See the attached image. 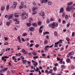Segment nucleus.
Returning <instances> with one entry per match:
<instances>
[{
    "instance_id": "obj_23",
    "label": "nucleus",
    "mask_w": 75,
    "mask_h": 75,
    "mask_svg": "<svg viewBox=\"0 0 75 75\" xmlns=\"http://www.w3.org/2000/svg\"><path fill=\"white\" fill-rule=\"evenodd\" d=\"M10 23L8 22H7L6 23V25L7 26H9V25H10Z\"/></svg>"
},
{
    "instance_id": "obj_10",
    "label": "nucleus",
    "mask_w": 75,
    "mask_h": 75,
    "mask_svg": "<svg viewBox=\"0 0 75 75\" xmlns=\"http://www.w3.org/2000/svg\"><path fill=\"white\" fill-rule=\"evenodd\" d=\"M64 8H62L60 9V13H61L63 12V11H64Z\"/></svg>"
},
{
    "instance_id": "obj_62",
    "label": "nucleus",
    "mask_w": 75,
    "mask_h": 75,
    "mask_svg": "<svg viewBox=\"0 0 75 75\" xmlns=\"http://www.w3.org/2000/svg\"><path fill=\"white\" fill-rule=\"evenodd\" d=\"M21 53H19L18 54V57H20V56H21Z\"/></svg>"
},
{
    "instance_id": "obj_34",
    "label": "nucleus",
    "mask_w": 75,
    "mask_h": 75,
    "mask_svg": "<svg viewBox=\"0 0 75 75\" xmlns=\"http://www.w3.org/2000/svg\"><path fill=\"white\" fill-rule=\"evenodd\" d=\"M24 7L22 6H19V9H21V8H23Z\"/></svg>"
},
{
    "instance_id": "obj_15",
    "label": "nucleus",
    "mask_w": 75,
    "mask_h": 75,
    "mask_svg": "<svg viewBox=\"0 0 75 75\" xmlns=\"http://www.w3.org/2000/svg\"><path fill=\"white\" fill-rule=\"evenodd\" d=\"M54 35H55L56 37H57V36H58V33L57 32H55L54 33Z\"/></svg>"
},
{
    "instance_id": "obj_20",
    "label": "nucleus",
    "mask_w": 75,
    "mask_h": 75,
    "mask_svg": "<svg viewBox=\"0 0 75 75\" xmlns=\"http://www.w3.org/2000/svg\"><path fill=\"white\" fill-rule=\"evenodd\" d=\"M26 25L28 27H30V25H31V23H27Z\"/></svg>"
},
{
    "instance_id": "obj_14",
    "label": "nucleus",
    "mask_w": 75,
    "mask_h": 75,
    "mask_svg": "<svg viewBox=\"0 0 75 75\" xmlns=\"http://www.w3.org/2000/svg\"><path fill=\"white\" fill-rule=\"evenodd\" d=\"M43 34L45 35V34H50V33L46 31L45 33L44 32Z\"/></svg>"
},
{
    "instance_id": "obj_47",
    "label": "nucleus",
    "mask_w": 75,
    "mask_h": 75,
    "mask_svg": "<svg viewBox=\"0 0 75 75\" xmlns=\"http://www.w3.org/2000/svg\"><path fill=\"white\" fill-rule=\"evenodd\" d=\"M70 8L71 10H73L74 8V7L73 6H71L70 7Z\"/></svg>"
},
{
    "instance_id": "obj_41",
    "label": "nucleus",
    "mask_w": 75,
    "mask_h": 75,
    "mask_svg": "<svg viewBox=\"0 0 75 75\" xmlns=\"http://www.w3.org/2000/svg\"><path fill=\"white\" fill-rule=\"evenodd\" d=\"M47 21V24H48L49 23H50V20L49 19H47L46 21Z\"/></svg>"
},
{
    "instance_id": "obj_60",
    "label": "nucleus",
    "mask_w": 75,
    "mask_h": 75,
    "mask_svg": "<svg viewBox=\"0 0 75 75\" xmlns=\"http://www.w3.org/2000/svg\"><path fill=\"white\" fill-rule=\"evenodd\" d=\"M21 4L22 6H23L24 5V2H21Z\"/></svg>"
},
{
    "instance_id": "obj_26",
    "label": "nucleus",
    "mask_w": 75,
    "mask_h": 75,
    "mask_svg": "<svg viewBox=\"0 0 75 75\" xmlns=\"http://www.w3.org/2000/svg\"><path fill=\"white\" fill-rule=\"evenodd\" d=\"M66 40L67 41H70V38H69V37H67L66 38Z\"/></svg>"
},
{
    "instance_id": "obj_2",
    "label": "nucleus",
    "mask_w": 75,
    "mask_h": 75,
    "mask_svg": "<svg viewBox=\"0 0 75 75\" xmlns=\"http://www.w3.org/2000/svg\"><path fill=\"white\" fill-rule=\"evenodd\" d=\"M48 26L50 27H52V28H55V22H54L52 24H50Z\"/></svg>"
},
{
    "instance_id": "obj_53",
    "label": "nucleus",
    "mask_w": 75,
    "mask_h": 75,
    "mask_svg": "<svg viewBox=\"0 0 75 75\" xmlns=\"http://www.w3.org/2000/svg\"><path fill=\"white\" fill-rule=\"evenodd\" d=\"M65 16V13L64 12L62 14V17H64Z\"/></svg>"
},
{
    "instance_id": "obj_28",
    "label": "nucleus",
    "mask_w": 75,
    "mask_h": 75,
    "mask_svg": "<svg viewBox=\"0 0 75 75\" xmlns=\"http://www.w3.org/2000/svg\"><path fill=\"white\" fill-rule=\"evenodd\" d=\"M51 4H52V2H51V1H49L48 2V4L49 5H51Z\"/></svg>"
},
{
    "instance_id": "obj_33",
    "label": "nucleus",
    "mask_w": 75,
    "mask_h": 75,
    "mask_svg": "<svg viewBox=\"0 0 75 75\" xmlns=\"http://www.w3.org/2000/svg\"><path fill=\"white\" fill-rule=\"evenodd\" d=\"M61 67L62 69H65V66L64 65H62L61 66Z\"/></svg>"
},
{
    "instance_id": "obj_24",
    "label": "nucleus",
    "mask_w": 75,
    "mask_h": 75,
    "mask_svg": "<svg viewBox=\"0 0 75 75\" xmlns=\"http://www.w3.org/2000/svg\"><path fill=\"white\" fill-rule=\"evenodd\" d=\"M36 69H36L34 70V71H36V72H38V71H39V70L40 69H39V68H37Z\"/></svg>"
},
{
    "instance_id": "obj_29",
    "label": "nucleus",
    "mask_w": 75,
    "mask_h": 75,
    "mask_svg": "<svg viewBox=\"0 0 75 75\" xmlns=\"http://www.w3.org/2000/svg\"><path fill=\"white\" fill-rule=\"evenodd\" d=\"M12 7L13 8H16V6L15 5H12Z\"/></svg>"
},
{
    "instance_id": "obj_7",
    "label": "nucleus",
    "mask_w": 75,
    "mask_h": 75,
    "mask_svg": "<svg viewBox=\"0 0 75 75\" xmlns=\"http://www.w3.org/2000/svg\"><path fill=\"white\" fill-rule=\"evenodd\" d=\"M40 15L42 17H44V12L42 11L41 12Z\"/></svg>"
},
{
    "instance_id": "obj_5",
    "label": "nucleus",
    "mask_w": 75,
    "mask_h": 75,
    "mask_svg": "<svg viewBox=\"0 0 75 75\" xmlns=\"http://www.w3.org/2000/svg\"><path fill=\"white\" fill-rule=\"evenodd\" d=\"M4 9H5V6H2L1 7V11H4Z\"/></svg>"
},
{
    "instance_id": "obj_56",
    "label": "nucleus",
    "mask_w": 75,
    "mask_h": 75,
    "mask_svg": "<svg viewBox=\"0 0 75 75\" xmlns=\"http://www.w3.org/2000/svg\"><path fill=\"white\" fill-rule=\"evenodd\" d=\"M42 55L43 57H45V56H46V54L44 53H43L42 54Z\"/></svg>"
},
{
    "instance_id": "obj_63",
    "label": "nucleus",
    "mask_w": 75,
    "mask_h": 75,
    "mask_svg": "<svg viewBox=\"0 0 75 75\" xmlns=\"http://www.w3.org/2000/svg\"><path fill=\"white\" fill-rule=\"evenodd\" d=\"M58 21H59V23H61V19L60 18L58 20Z\"/></svg>"
},
{
    "instance_id": "obj_25",
    "label": "nucleus",
    "mask_w": 75,
    "mask_h": 75,
    "mask_svg": "<svg viewBox=\"0 0 75 75\" xmlns=\"http://www.w3.org/2000/svg\"><path fill=\"white\" fill-rule=\"evenodd\" d=\"M73 4V2H72L68 3L67 4V5H69V6H70V5H71V4Z\"/></svg>"
},
{
    "instance_id": "obj_40",
    "label": "nucleus",
    "mask_w": 75,
    "mask_h": 75,
    "mask_svg": "<svg viewBox=\"0 0 75 75\" xmlns=\"http://www.w3.org/2000/svg\"><path fill=\"white\" fill-rule=\"evenodd\" d=\"M21 51L22 52H25V49H23L21 50Z\"/></svg>"
},
{
    "instance_id": "obj_9",
    "label": "nucleus",
    "mask_w": 75,
    "mask_h": 75,
    "mask_svg": "<svg viewBox=\"0 0 75 75\" xmlns=\"http://www.w3.org/2000/svg\"><path fill=\"white\" fill-rule=\"evenodd\" d=\"M66 62H67V63H69L70 62H71V59H68L66 60Z\"/></svg>"
},
{
    "instance_id": "obj_11",
    "label": "nucleus",
    "mask_w": 75,
    "mask_h": 75,
    "mask_svg": "<svg viewBox=\"0 0 75 75\" xmlns=\"http://www.w3.org/2000/svg\"><path fill=\"white\" fill-rule=\"evenodd\" d=\"M53 70H54V71H56L57 70V67H54L53 68Z\"/></svg>"
},
{
    "instance_id": "obj_52",
    "label": "nucleus",
    "mask_w": 75,
    "mask_h": 75,
    "mask_svg": "<svg viewBox=\"0 0 75 75\" xmlns=\"http://www.w3.org/2000/svg\"><path fill=\"white\" fill-rule=\"evenodd\" d=\"M13 15H14V14H11V15H10L9 16H10L12 18L13 17Z\"/></svg>"
},
{
    "instance_id": "obj_8",
    "label": "nucleus",
    "mask_w": 75,
    "mask_h": 75,
    "mask_svg": "<svg viewBox=\"0 0 75 75\" xmlns=\"http://www.w3.org/2000/svg\"><path fill=\"white\" fill-rule=\"evenodd\" d=\"M8 69L5 68L3 69H2V71L3 72H4L5 71H6Z\"/></svg>"
},
{
    "instance_id": "obj_38",
    "label": "nucleus",
    "mask_w": 75,
    "mask_h": 75,
    "mask_svg": "<svg viewBox=\"0 0 75 75\" xmlns=\"http://www.w3.org/2000/svg\"><path fill=\"white\" fill-rule=\"evenodd\" d=\"M75 36V33L74 32H73L71 35L72 37H74Z\"/></svg>"
},
{
    "instance_id": "obj_46",
    "label": "nucleus",
    "mask_w": 75,
    "mask_h": 75,
    "mask_svg": "<svg viewBox=\"0 0 75 75\" xmlns=\"http://www.w3.org/2000/svg\"><path fill=\"white\" fill-rule=\"evenodd\" d=\"M35 47L36 48H38V47H39V45L36 44L35 45Z\"/></svg>"
},
{
    "instance_id": "obj_22",
    "label": "nucleus",
    "mask_w": 75,
    "mask_h": 75,
    "mask_svg": "<svg viewBox=\"0 0 75 75\" xmlns=\"http://www.w3.org/2000/svg\"><path fill=\"white\" fill-rule=\"evenodd\" d=\"M27 35V34L26 33H24L22 35L23 37H24L25 36H26Z\"/></svg>"
},
{
    "instance_id": "obj_36",
    "label": "nucleus",
    "mask_w": 75,
    "mask_h": 75,
    "mask_svg": "<svg viewBox=\"0 0 75 75\" xmlns=\"http://www.w3.org/2000/svg\"><path fill=\"white\" fill-rule=\"evenodd\" d=\"M41 2L42 3H45V0H41Z\"/></svg>"
},
{
    "instance_id": "obj_13",
    "label": "nucleus",
    "mask_w": 75,
    "mask_h": 75,
    "mask_svg": "<svg viewBox=\"0 0 75 75\" xmlns=\"http://www.w3.org/2000/svg\"><path fill=\"white\" fill-rule=\"evenodd\" d=\"M38 65V63L37 62H35L33 63V65L34 66H37Z\"/></svg>"
},
{
    "instance_id": "obj_17",
    "label": "nucleus",
    "mask_w": 75,
    "mask_h": 75,
    "mask_svg": "<svg viewBox=\"0 0 75 75\" xmlns=\"http://www.w3.org/2000/svg\"><path fill=\"white\" fill-rule=\"evenodd\" d=\"M6 8L7 11H8V9H9V5H7L6 6Z\"/></svg>"
},
{
    "instance_id": "obj_12",
    "label": "nucleus",
    "mask_w": 75,
    "mask_h": 75,
    "mask_svg": "<svg viewBox=\"0 0 75 75\" xmlns=\"http://www.w3.org/2000/svg\"><path fill=\"white\" fill-rule=\"evenodd\" d=\"M69 55H74V52H69Z\"/></svg>"
},
{
    "instance_id": "obj_57",
    "label": "nucleus",
    "mask_w": 75,
    "mask_h": 75,
    "mask_svg": "<svg viewBox=\"0 0 75 75\" xmlns=\"http://www.w3.org/2000/svg\"><path fill=\"white\" fill-rule=\"evenodd\" d=\"M39 75H41V72L40 70L39 71Z\"/></svg>"
},
{
    "instance_id": "obj_35",
    "label": "nucleus",
    "mask_w": 75,
    "mask_h": 75,
    "mask_svg": "<svg viewBox=\"0 0 75 75\" xmlns=\"http://www.w3.org/2000/svg\"><path fill=\"white\" fill-rule=\"evenodd\" d=\"M33 11V15H34V14H36V12L35 11Z\"/></svg>"
},
{
    "instance_id": "obj_31",
    "label": "nucleus",
    "mask_w": 75,
    "mask_h": 75,
    "mask_svg": "<svg viewBox=\"0 0 75 75\" xmlns=\"http://www.w3.org/2000/svg\"><path fill=\"white\" fill-rule=\"evenodd\" d=\"M65 18L66 19H68V15H66L65 16Z\"/></svg>"
},
{
    "instance_id": "obj_37",
    "label": "nucleus",
    "mask_w": 75,
    "mask_h": 75,
    "mask_svg": "<svg viewBox=\"0 0 75 75\" xmlns=\"http://www.w3.org/2000/svg\"><path fill=\"white\" fill-rule=\"evenodd\" d=\"M38 58V56H35L33 57V59H37V58Z\"/></svg>"
},
{
    "instance_id": "obj_61",
    "label": "nucleus",
    "mask_w": 75,
    "mask_h": 75,
    "mask_svg": "<svg viewBox=\"0 0 75 75\" xmlns=\"http://www.w3.org/2000/svg\"><path fill=\"white\" fill-rule=\"evenodd\" d=\"M48 42V40H46V41H44V43L45 44H47V42Z\"/></svg>"
},
{
    "instance_id": "obj_58",
    "label": "nucleus",
    "mask_w": 75,
    "mask_h": 75,
    "mask_svg": "<svg viewBox=\"0 0 75 75\" xmlns=\"http://www.w3.org/2000/svg\"><path fill=\"white\" fill-rule=\"evenodd\" d=\"M49 0H45V3H47Z\"/></svg>"
},
{
    "instance_id": "obj_19",
    "label": "nucleus",
    "mask_w": 75,
    "mask_h": 75,
    "mask_svg": "<svg viewBox=\"0 0 75 75\" xmlns=\"http://www.w3.org/2000/svg\"><path fill=\"white\" fill-rule=\"evenodd\" d=\"M35 10H37V8L35 7H33L32 11H34Z\"/></svg>"
},
{
    "instance_id": "obj_30",
    "label": "nucleus",
    "mask_w": 75,
    "mask_h": 75,
    "mask_svg": "<svg viewBox=\"0 0 75 75\" xmlns=\"http://www.w3.org/2000/svg\"><path fill=\"white\" fill-rule=\"evenodd\" d=\"M32 54L33 55H36V54H37V53H36L35 52H32Z\"/></svg>"
},
{
    "instance_id": "obj_55",
    "label": "nucleus",
    "mask_w": 75,
    "mask_h": 75,
    "mask_svg": "<svg viewBox=\"0 0 75 75\" xmlns=\"http://www.w3.org/2000/svg\"><path fill=\"white\" fill-rule=\"evenodd\" d=\"M19 24V21H18L17 22H16L15 23V24Z\"/></svg>"
},
{
    "instance_id": "obj_42",
    "label": "nucleus",
    "mask_w": 75,
    "mask_h": 75,
    "mask_svg": "<svg viewBox=\"0 0 75 75\" xmlns=\"http://www.w3.org/2000/svg\"><path fill=\"white\" fill-rule=\"evenodd\" d=\"M4 45H8V42H5L4 44Z\"/></svg>"
},
{
    "instance_id": "obj_50",
    "label": "nucleus",
    "mask_w": 75,
    "mask_h": 75,
    "mask_svg": "<svg viewBox=\"0 0 75 75\" xmlns=\"http://www.w3.org/2000/svg\"><path fill=\"white\" fill-rule=\"evenodd\" d=\"M39 33H42V30H41V29H40L39 30Z\"/></svg>"
},
{
    "instance_id": "obj_45",
    "label": "nucleus",
    "mask_w": 75,
    "mask_h": 75,
    "mask_svg": "<svg viewBox=\"0 0 75 75\" xmlns=\"http://www.w3.org/2000/svg\"><path fill=\"white\" fill-rule=\"evenodd\" d=\"M60 62H61V64H62V61H63V59H60Z\"/></svg>"
},
{
    "instance_id": "obj_21",
    "label": "nucleus",
    "mask_w": 75,
    "mask_h": 75,
    "mask_svg": "<svg viewBox=\"0 0 75 75\" xmlns=\"http://www.w3.org/2000/svg\"><path fill=\"white\" fill-rule=\"evenodd\" d=\"M38 24L39 25H41L42 24L41 22V21L38 22Z\"/></svg>"
},
{
    "instance_id": "obj_27",
    "label": "nucleus",
    "mask_w": 75,
    "mask_h": 75,
    "mask_svg": "<svg viewBox=\"0 0 75 75\" xmlns=\"http://www.w3.org/2000/svg\"><path fill=\"white\" fill-rule=\"evenodd\" d=\"M66 10H67V11H70V8H69V7L67 8H66Z\"/></svg>"
},
{
    "instance_id": "obj_49",
    "label": "nucleus",
    "mask_w": 75,
    "mask_h": 75,
    "mask_svg": "<svg viewBox=\"0 0 75 75\" xmlns=\"http://www.w3.org/2000/svg\"><path fill=\"white\" fill-rule=\"evenodd\" d=\"M50 21H54V19H53L52 18H51L50 19Z\"/></svg>"
},
{
    "instance_id": "obj_18",
    "label": "nucleus",
    "mask_w": 75,
    "mask_h": 75,
    "mask_svg": "<svg viewBox=\"0 0 75 75\" xmlns=\"http://www.w3.org/2000/svg\"><path fill=\"white\" fill-rule=\"evenodd\" d=\"M32 25L33 26H34L35 27H37V24L36 23H32Z\"/></svg>"
},
{
    "instance_id": "obj_59",
    "label": "nucleus",
    "mask_w": 75,
    "mask_h": 75,
    "mask_svg": "<svg viewBox=\"0 0 75 75\" xmlns=\"http://www.w3.org/2000/svg\"><path fill=\"white\" fill-rule=\"evenodd\" d=\"M60 58H59V57H58L57 58V60H58L59 61L60 60Z\"/></svg>"
},
{
    "instance_id": "obj_54",
    "label": "nucleus",
    "mask_w": 75,
    "mask_h": 75,
    "mask_svg": "<svg viewBox=\"0 0 75 75\" xmlns=\"http://www.w3.org/2000/svg\"><path fill=\"white\" fill-rule=\"evenodd\" d=\"M34 45V44H31L30 45V47H33V46Z\"/></svg>"
},
{
    "instance_id": "obj_6",
    "label": "nucleus",
    "mask_w": 75,
    "mask_h": 75,
    "mask_svg": "<svg viewBox=\"0 0 75 75\" xmlns=\"http://www.w3.org/2000/svg\"><path fill=\"white\" fill-rule=\"evenodd\" d=\"M29 30L31 31H33L34 30V28L33 27L30 28H29Z\"/></svg>"
},
{
    "instance_id": "obj_44",
    "label": "nucleus",
    "mask_w": 75,
    "mask_h": 75,
    "mask_svg": "<svg viewBox=\"0 0 75 75\" xmlns=\"http://www.w3.org/2000/svg\"><path fill=\"white\" fill-rule=\"evenodd\" d=\"M21 40H22V41L23 42H25V40H24V39L23 38H21Z\"/></svg>"
},
{
    "instance_id": "obj_48",
    "label": "nucleus",
    "mask_w": 75,
    "mask_h": 75,
    "mask_svg": "<svg viewBox=\"0 0 75 75\" xmlns=\"http://www.w3.org/2000/svg\"><path fill=\"white\" fill-rule=\"evenodd\" d=\"M10 48H7V49H6V51H10Z\"/></svg>"
},
{
    "instance_id": "obj_32",
    "label": "nucleus",
    "mask_w": 75,
    "mask_h": 75,
    "mask_svg": "<svg viewBox=\"0 0 75 75\" xmlns=\"http://www.w3.org/2000/svg\"><path fill=\"white\" fill-rule=\"evenodd\" d=\"M70 25V22H69L68 23L67 25V27H69Z\"/></svg>"
},
{
    "instance_id": "obj_3",
    "label": "nucleus",
    "mask_w": 75,
    "mask_h": 75,
    "mask_svg": "<svg viewBox=\"0 0 75 75\" xmlns=\"http://www.w3.org/2000/svg\"><path fill=\"white\" fill-rule=\"evenodd\" d=\"M25 13H26L25 12H24V11H22L20 12L19 14L21 16H23Z\"/></svg>"
},
{
    "instance_id": "obj_39",
    "label": "nucleus",
    "mask_w": 75,
    "mask_h": 75,
    "mask_svg": "<svg viewBox=\"0 0 75 75\" xmlns=\"http://www.w3.org/2000/svg\"><path fill=\"white\" fill-rule=\"evenodd\" d=\"M56 26V27H57V26H58V24L57 23H55V26Z\"/></svg>"
},
{
    "instance_id": "obj_51",
    "label": "nucleus",
    "mask_w": 75,
    "mask_h": 75,
    "mask_svg": "<svg viewBox=\"0 0 75 75\" xmlns=\"http://www.w3.org/2000/svg\"><path fill=\"white\" fill-rule=\"evenodd\" d=\"M60 43V42H57L56 43H55L54 44H59Z\"/></svg>"
},
{
    "instance_id": "obj_1",
    "label": "nucleus",
    "mask_w": 75,
    "mask_h": 75,
    "mask_svg": "<svg viewBox=\"0 0 75 75\" xmlns=\"http://www.w3.org/2000/svg\"><path fill=\"white\" fill-rule=\"evenodd\" d=\"M28 15L26 13L22 17V20H25L27 18H28Z\"/></svg>"
},
{
    "instance_id": "obj_16",
    "label": "nucleus",
    "mask_w": 75,
    "mask_h": 75,
    "mask_svg": "<svg viewBox=\"0 0 75 75\" xmlns=\"http://www.w3.org/2000/svg\"><path fill=\"white\" fill-rule=\"evenodd\" d=\"M22 61L23 64H25L27 62V61L24 60H22Z\"/></svg>"
},
{
    "instance_id": "obj_4",
    "label": "nucleus",
    "mask_w": 75,
    "mask_h": 75,
    "mask_svg": "<svg viewBox=\"0 0 75 75\" xmlns=\"http://www.w3.org/2000/svg\"><path fill=\"white\" fill-rule=\"evenodd\" d=\"M9 58V57H7V56H4L2 57V60H3V59H6V58Z\"/></svg>"
},
{
    "instance_id": "obj_64",
    "label": "nucleus",
    "mask_w": 75,
    "mask_h": 75,
    "mask_svg": "<svg viewBox=\"0 0 75 75\" xmlns=\"http://www.w3.org/2000/svg\"><path fill=\"white\" fill-rule=\"evenodd\" d=\"M42 28H43V27L42 26H41L40 27V29H42Z\"/></svg>"
},
{
    "instance_id": "obj_43",
    "label": "nucleus",
    "mask_w": 75,
    "mask_h": 75,
    "mask_svg": "<svg viewBox=\"0 0 75 75\" xmlns=\"http://www.w3.org/2000/svg\"><path fill=\"white\" fill-rule=\"evenodd\" d=\"M13 4L14 5H15V6H16V5H17V3L16 2H14L13 3Z\"/></svg>"
}]
</instances>
